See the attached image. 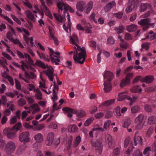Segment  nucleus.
<instances>
[{"label": "nucleus", "mask_w": 156, "mask_h": 156, "mask_svg": "<svg viewBox=\"0 0 156 156\" xmlns=\"http://www.w3.org/2000/svg\"><path fill=\"white\" fill-rule=\"evenodd\" d=\"M57 5L59 9L58 11V14L54 13L53 15L56 20L59 22L62 23L65 19L64 16L63 17L61 16V12H60V11L62 12L63 10L64 14L67 13V11L68 10L71 13H73L74 12V10L72 8L68 6V5L64 3L62 0H58Z\"/></svg>", "instance_id": "nucleus-1"}, {"label": "nucleus", "mask_w": 156, "mask_h": 156, "mask_svg": "<svg viewBox=\"0 0 156 156\" xmlns=\"http://www.w3.org/2000/svg\"><path fill=\"white\" fill-rule=\"evenodd\" d=\"M74 49L73 59L75 63L83 64L85 62L86 58V51L85 47L81 48L77 45V47H73Z\"/></svg>", "instance_id": "nucleus-2"}, {"label": "nucleus", "mask_w": 156, "mask_h": 156, "mask_svg": "<svg viewBox=\"0 0 156 156\" xmlns=\"http://www.w3.org/2000/svg\"><path fill=\"white\" fill-rule=\"evenodd\" d=\"M91 143L92 146L95 148V149L97 151L99 154H101L103 148V145L101 140L98 139L95 141H94L92 140H91Z\"/></svg>", "instance_id": "nucleus-3"}, {"label": "nucleus", "mask_w": 156, "mask_h": 156, "mask_svg": "<svg viewBox=\"0 0 156 156\" xmlns=\"http://www.w3.org/2000/svg\"><path fill=\"white\" fill-rule=\"evenodd\" d=\"M16 148L15 143L13 141H9L7 143L5 146V151L7 154H11L13 153Z\"/></svg>", "instance_id": "nucleus-4"}, {"label": "nucleus", "mask_w": 156, "mask_h": 156, "mask_svg": "<svg viewBox=\"0 0 156 156\" xmlns=\"http://www.w3.org/2000/svg\"><path fill=\"white\" fill-rule=\"evenodd\" d=\"M3 134L10 139H13L16 137V133L12 131V129L9 128L3 130Z\"/></svg>", "instance_id": "nucleus-5"}, {"label": "nucleus", "mask_w": 156, "mask_h": 156, "mask_svg": "<svg viewBox=\"0 0 156 156\" xmlns=\"http://www.w3.org/2000/svg\"><path fill=\"white\" fill-rule=\"evenodd\" d=\"M30 134L27 132H24L21 133L19 136L20 141L24 143L29 142L30 140Z\"/></svg>", "instance_id": "nucleus-6"}, {"label": "nucleus", "mask_w": 156, "mask_h": 156, "mask_svg": "<svg viewBox=\"0 0 156 156\" xmlns=\"http://www.w3.org/2000/svg\"><path fill=\"white\" fill-rule=\"evenodd\" d=\"M151 21L150 18H146L142 19L138 22V23L142 26H144L143 29L146 30L148 28L149 22Z\"/></svg>", "instance_id": "nucleus-7"}, {"label": "nucleus", "mask_w": 156, "mask_h": 156, "mask_svg": "<svg viewBox=\"0 0 156 156\" xmlns=\"http://www.w3.org/2000/svg\"><path fill=\"white\" fill-rule=\"evenodd\" d=\"M54 69L52 67H51V68H49L47 70H44L43 71V73L47 75L51 81H53L54 79Z\"/></svg>", "instance_id": "nucleus-8"}, {"label": "nucleus", "mask_w": 156, "mask_h": 156, "mask_svg": "<svg viewBox=\"0 0 156 156\" xmlns=\"http://www.w3.org/2000/svg\"><path fill=\"white\" fill-rule=\"evenodd\" d=\"M55 53L57 56H55L54 54H50V56L51 60L53 62H54L56 65H58V62H60V60L59 59L60 58V56L59 55L60 53L58 52H55Z\"/></svg>", "instance_id": "nucleus-9"}, {"label": "nucleus", "mask_w": 156, "mask_h": 156, "mask_svg": "<svg viewBox=\"0 0 156 156\" xmlns=\"http://www.w3.org/2000/svg\"><path fill=\"white\" fill-rule=\"evenodd\" d=\"M55 135L53 133L49 132L47 136V140L45 141L46 144L48 146L51 145L54 141Z\"/></svg>", "instance_id": "nucleus-10"}, {"label": "nucleus", "mask_w": 156, "mask_h": 156, "mask_svg": "<svg viewBox=\"0 0 156 156\" xmlns=\"http://www.w3.org/2000/svg\"><path fill=\"white\" fill-rule=\"evenodd\" d=\"M106 139L109 147L110 148H113L115 145L114 139L109 134H107L106 135Z\"/></svg>", "instance_id": "nucleus-11"}, {"label": "nucleus", "mask_w": 156, "mask_h": 156, "mask_svg": "<svg viewBox=\"0 0 156 156\" xmlns=\"http://www.w3.org/2000/svg\"><path fill=\"white\" fill-rule=\"evenodd\" d=\"M104 91L105 93H108L111 91L112 89V85L111 81H105L103 84Z\"/></svg>", "instance_id": "nucleus-12"}, {"label": "nucleus", "mask_w": 156, "mask_h": 156, "mask_svg": "<svg viewBox=\"0 0 156 156\" xmlns=\"http://www.w3.org/2000/svg\"><path fill=\"white\" fill-rule=\"evenodd\" d=\"M86 2L82 1H79L76 4V8L80 12H83L86 7Z\"/></svg>", "instance_id": "nucleus-13"}, {"label": "nucleus", "mask_w": 156, "mask_h": 156, "mask_svg": "<svg viewBox=\"0 0 156 156\" xmlns=\"http://www.w3.org/2000/svg\"><path fill=\"white\" fill-rule=\"evenodd\" d=\"M103 77L104 79H108L106 81H111L113 78V74L111 72L105 71L103 74Z\"/></svg>", "instance_id": "nucleus-14"}, {"label": "nucleus", "mask_w": 156, "mask_h": 156, "mask_svg": "<svg viewBox=\"0 0 156 156\" xmlns=\"http://www.w3.org/2000/svg\"><path fill=\"white\" fill-rule=\"evenodd\" d=\"M70 42L71 43L75 45V47H77L78 45L77 43L79 42V40L78 37L75 34H73L70 38Z\"/></svg>", "instance_id": "nucleus-15"}, {"label": "nucleus", "mask_w": 156, "mask_h": 156, "mask_svg": "<svg viewBox=\"0 0 156 156\" xmlns=\"http://www.w3.org/2000/svg\"><path fill=\"white\" fill-rule=\"evenodd\" d=\"M154 80V78L152 76H147L145 77L142 78L140 81L143 82H145L146 83H150L152 82Z\"/></svg>", "instance_id": "nucleus-16"}, {"label": "nucleus", "mask_w": 156, "mask_h": 156, "mask_svg": "<svg viewBox=\"0 0 156 156\" xmlns=\"http://www.w3.org/2000/svg\"><path fill=\"white\" fill-rule=\"evenodd\" d=\"M151 6V5L149 4H141L140 6V12H144L147 9L150 8Z\"/></svg>", "instance_id": "nucleus-17"}, {"label": "nucleus", "mask_w": 156, "mask_h": 156, "mask_svg": "<svg viewBox=\"0 0 156 156\" xmlns=\"http://www.w3.org/2000/svg\"><path fill=\"white\" fill-rule=\"evenodd\" d=\"M116 5L114 1L110 2L106 5L104 7V10L105 12H108L110 10L112 7Z\"/></svg>", "instance_id": "nucleus-18"}, {"label": "nucleus", "mask_w": 156, "mask_h": 156, "mask_svg": "<svg viewBox=\"0 0 156 156\" xmlns=\"http://www.w3.org/2000/svg\"><path fill=\"white\" fill-rule=\"evenodd\" d=\"M34 139L36 142L41 143L44 140V137L41 133H38L36 134L34 136Z\"/></svg>", "instance_id": "nucleus-19"}, {"label": "nucleus", "mask_w": 156, "mask_h": 156, "mask_svg": "<svg viewBox=\"0 0 156 156\" xmlns=\"http://www.w3.org/2000/svg\"><path fill=\"white\" fill-rule=\"evenodd\" d=\"M145 116L144 114H140L135 119V123L143 122L144 120Z\"/></svg>", "instance_id": "nucleus-20"}, {"label": "nucleus", "mask_w": 156, "mask_h": 156, "mask_svg": "<svg viewBox=\"0 0 156 156\" xmlns=\"http://www.w3.org/2000/svg\"><path fill=\"white\" fill-rule=\"evenodd\" d=\"M30 108L33 110L32 112V114H34L36 112H39L40 110V109L39 108L38 105L37 104L32 105L30 106Z\"/></svg>", "instance_id": "nucleus-21"}, {"label": "nucleus", "mask_w": 156, "mask_h": 156, "mask_svg": "<svg viewBox=\"0 0 156 156\" xmlns=\"http://www.w3.org/2000/svg\"><path fill=\"white\" fill-rule=\"evenodd\" d=\"M137 29V26L134 24L127 25L126 27V30L129 32H133Z\"/></svg>", "instance_id": "nucleus-22"}, {"label": "nucleus", "mask_w": 156, "mask_h": 156, "mask_svg": "<svg viewBox=\"0 0 156 156\" xmlns=\"http://www.w3.org/2000/svg\"><path fill=\"white\" fill-rule=\"evenodd\" d=\"M26 147L25 145H23L20 146L16 150V154L18 155L22 154L25 150Z\"/></svg>", "instance_id": "nucleus-23"}, {"label": "nucleus", "mask_w": 156, "mask_h": 156, "mask_svg": "<svg viewBox=\"0 0 156 156\" xmlns=\"http://www.w3.org/2000/svg\"><path fill=\"white\" fill-rule=\"evenodd\" d=\"M25 14L26 15L27 17L30 20L33 22H34L35 17L34 15L32 14L31 12L29 10L26 11Z\"/></svg>", "instance_id": "nucleus-24"}, {"label": "nucleus", "mask_w": 156, "mask_h": 156, "mask_svg": "<svg viewBox=\"0 0 156 156\" xmlns=\"http://www.w3.org/2000/svg\"><path fill=\"white\" fill-rule=\"evenodd\" d=\"M115 101V99H111L109 100L106 101L102 103L101 105H100V107L101 106H105L107 107L111 105Z\"/></svg>", "instance_id": "nucleus-25"}, {"label": "nucleus", "mask_w": 156, "mask_h": 156, "mask_svg": "<svg viewBox=\"0 0 156 156\" xmlns=\"http://www.w3.org/2000/svg\"><path fill=\"white\" fill-rule=\"evenodd\" d=\"M35 96L36 98L38 100L42 99V93L38 88H37L35 90Z\"/></svg>", "instance_id": "nucleus-26"}, {"label": "nucleus", "mask_w": 156, "mask_h": 156, "mask_svg": "<svg viewBox=\"0 0 156 156\" xmlns=\"http://www.w3.org/2000/svg\"><path fill=\"white\" fill-rule=\"evenodd\" d=\"M156 122V117L155 116L151 115L148 119L147 122L150 125L154 124Z\"/></svg>", "instance_id": "nucleus-27"}, {"label": "nucleus", "mask_w": 156, "mask_h": 156, "mask_svg": "<svg viewBox=\"0 0 156 156\" xmlns=\"http://www.w3.org/2000/svg\"><path fill=\"white\" fill-rule=\"evenodd\" d=\"M126 93V92H123L119 94L118 95V98H117V100L119 101H122L126 98H127V95L124 94Z\"/></svg>", "instance_id": "nucleus-28"}, {"label": "nucleus", "mask_w": 156, "mask_h": 156, "mask_svg": "<svg viewBox=\"0 0 156 156\" xmlns=\"http://www.w3.org/2000/svg\"><path fill=\"white\" fill-rule=\"evenodd\" d=\"M142 89L139 86H135L130 89L131 92L133 93L140 92Z\"/></svg>", "instance_id": "nucleus-29"}, {"label": "nucleus", "mask_w": 156, "mask_h": 156, "mask_svg": "<svg viewBox=\"0 0 156 156\" xmlns=\"http://www.w3.org/2000/svg\"><path fill=\"white\" fill-rule=\"evenodd\" d=\"M77 127L76 125H70L68 126V131L70 132L73 133L76 132L77 131Z\"/></svg>", "instance_id": "nucleus-30"}, {"label": "nucleus", "mask_w": 156, "mask_h": 156, "mask_svg": "<svg viewBox=\"0 0 156 156\" xmlns=\"http://www.w3.org/2000/svg\"><path fill=\"white\" fill-rule=\"evenodd\" d=\"M34 65H36L39 67L44 69L47 68L48 67L47 65H45L43 62L38 60H37Z\"/></svg>", "instance_id": "nucleus-31"}, {"label": "nucleus", "mask_w": 156, "mask_h": 156, "mask_svg": "<svg viewBox=\"0 0 156 156\" xmlns=\"http://www.w3.org/2000/svg\"><path fill=\"white\" fill-rule=\"evenodd\" d=\"M140 110V107L138 105L133 106L131 109V112L132 114L137 113Z\"/></svg>", "instance_id": "nucleus-32"}, {"label": "nucleus", "mask_w": 156, "mask_h": 156, "mask_svg": "<svg viewBox=\"0 0 156 156\" xmlns=\"http://www.w3.org/2000/svg\"><path fill=\"white\" fill-rule=\"evenodd\" d=\"M124 30V27L123 26H120L118 27L115 28V30L117 31V34H119L123 33Z\"/></svg>", "instance_id": "nucleus-33"}, {"label": "nucleus", "mask_w": 156, "mask_h": 156, "mask_svg": "<svg viewBox=\"0 0 156 156\" xmlns=\"http://www.w3.org/2000/svg\"><path fill=\"white\" fill-rule=\"evenodd\" d=\"M111 124V121L110 120H107L105 122L103 128H102L103 132L106 131L109 128Z\"/></svg>", "instance_id": "nucleus-34"}, {"label": "nucleus", "mask_w": 156, "mask_h": 156, "mask_svg": "<svg viewBox=\"0 0 156 156\" xmlns=\"http://www.w3.org/2000/svg\"><path fill=\"white\" fill-rule=\"evenodd\" d=\"M134 143L135 145H136L137 144H140L142 145V138L141 136H138L134 138Z\"/></svg>", "instance_id": "nucleus-35"}, {"label": "nucleus", "mask_w": 156, "mask_h": 156, "mask_svg": "<svg viewBox=\"0 0 156 156\" xmlns=\"http://www.w3.org/2000/svg\"><path fill=\"white\" fill-rule=\"evenodd\" d=\"M137 8L136 7H135L133 5L130 4L128 3V6L126 9V11L127 13H128L131 12L133 10L136 9Z\"/></svg>", "instance_id": "nucleus-36"}, {"label": "nucleus", "mask_w": 156, "mask_h": 156, "mask_svg": "<svg viewBox=\"0 0 156 156\" xmlns=\"http://www.w3.org/2000/svg\"><path fill=\"white\" fill-rule=\"evenodd\" d=\"M130 82V80H127L126 78L123 79L122 80L121 83L120 84V86L121 87H123L129 84Z\"/></svg>", "instance_id": "nucleus-37"}, {"label": "nucleus", "mask_w": 156, "mask_h": 156, "mask_svg": "<svg viewBox=\"0 0 156 156\" xmlns=\"http://www.w3.org/2000/svg\"><path fill=\"white\" fill-rule=\"evenodd\" d=\"M94 118L92 117L88 119L85 122L84 126H87L90 125L94 120Z\"/></svg>", "instance_id": "nucleus-38"}, {"label": "nucleus", "mask_w": 156, "mask_h": 156, "mask_svg": "<svg viewBox=\"0 0 156 156\" xmlns=\"http://www.w3.org/2000/svg\"><path fill=\"white\" fill-rule=\"evenodd\" d=\"M11 41L12 42L15 44H18L19 47H21V48H24V46L22 45L21 43L17 39H14L13 38V40H12Z\"/></svg>", "instance_id": "nucleus-39"}, {"label": "nucleus", "mask_w": 156, "mask_h": 156, "mask_svg": "<svg viewBox=\"0 0 156 156\" xmlns=\"http://www.w3.org/2000/svg\"><path fill=\"white\" fill-rule=\"evenodd\" d=\"M140 0H129V3L137 8Z\"/></svg>", "instance_id": "nucleus-40"}, {"label": "nucleus", "mask_w": 156, "mask_h": 156, "mask_svg": "<svg viewBox=\"0 0 156 156\" xmlns=\"http://www.w3.org/2000/svg\"><path fill=\"white\" fill-rule=\"evenodd\" d=\"M144 110L147 112H151L152 111V108L151 105H145L144 107Z\"/></svg>", "instance_id": "nucleus-41"}, {"label": "nucleus", "mask_w": 156, "mask_h": 156, "mask_svg": "<svg viewBox=\"0 0 156 156\" xmlns=\"http://www.w3.org/2000/svg\"><path fill=\"white\" fill-rule=\"evenodd\" d=\"M81 141V137L80 136H77L75 139L74 144L73 145V146L74 147H76L80 143Z\"/></svg>", "instance_id": "nucleus-42"}, {"label": "nucleus", "mask_w": 156, "mask_h": 156, "mask_svg": "<svg viewBox=\"0 0 156 156\" xmlns=\"http://www.w3.org/2000/svg\"><path fill=\"white\" fill-rule=\"evenodd\" d=\"M86 112L84 110H80L78 111L77 116L80 117H83L86 116Z\"/></svg>", "instance_id": "nucleus-43"}, {"label": "nucleus", "mask_w": 156, "mask_h": 156, "mask_svg": "<svg viewBox=\"0 0 156 156\" xmlns=\"http://www.w3.org/2000/svg\"><path fill=\"white\" fill-rule=\"evenodd\" d=\"M136 125L135 126L136 129L137 130L141 129L143 127L144 124L143 122H138V123H135Z\"/></svg>", "instance_id": "nucleus-44"}, {"label": "nucleus", "mask_w": 156, "mask_h": 156, "mask_svg": "<svg viewBox=\"0 0 156 156\" xmlns=\"http://www.w3.org/2000/svg\"><path fill=\"white\" fill-rule=\"evenodd\" d=\"M18 103L19 105L21 106L26 104V101L23 98H21L19 100Z\"/></svg>", "instance_id": "nucleus-45"}, {"label": "nucleus", "mask_w": 156, "mask_h": 156, "mask_svg": "<svg viewBox=\"0 0 156 156\" xmlns=\"http://www.w3.org/2000/svg\"><path fill=\"white\" fill-rule=\"evenodd\" d=\"M21 126V124L20 122H19L14 126L11 129H15L17 130H18L20 129Z\"/></svg>", "instance_id": "nucleus-46"}, {"label": "nucleus", "mask_w": 156, "mask_h": 156, "mask_svg": "<svg viewBox=\"0 0 156 156\" xmlns=\"http://www.w3.org/2000/svg\"><path fill=\"white\" fill-rule=\"evenodd\" d=\"M150 44V43L148 42L144 43L142 45V47L143 48H145L147 51L149 49V45Z\"/></svg>", "instance_id": "nucleus-47"}, {"label": "nucleus", "mask_w": 156, "mask_h": 156, "mask_svg": "<svg viewBox=\"0 0 156 156\" xmlns=\"http://www.w3.org/2000/svg\"><path fill=\"white\" fill-rule=\"evenodd\" d=\"M153 131V128L151 127H150L148 129L147 133L146 136L147 137H149L152 134Z\"/></svg>", "instance_id": "nucleus-48"}, {"label": "nucleus", "mask_w": 156, "mask_h": 156, "mask_svg": "<svg viewBox=\"0 0 156 156\" xmlns=\"http://www.w3.org/2000/svg\"><path fill=\"white\" fill-rule=\"evenodd\" d=\"M115 41L112 37H109L107 40V43L110 44H114Z\"/></svg>", "instance_id": "nucleus-49"}, {"label": "nucleus", "mask_w": 156, "mask_h": 156, "mask_svg": "<svg viewBox=\"0 0 156 156\" xmlns=\"http://www.w3.org/2000/svg\"><path fill=\"white\" fill-rule=\"evenodd\" d=\"M11 16L13 20L18 24L20 25L21 24V21L15 16L11 14Z\"/></svg>", "instance_id": "nucleus-50"}, {"label": "nucleus", "mask_w": 156, "mask_h": 156, "mask_svg": "<svg viewBox=\"0 0 156 156\" xmlns=\"http://www.w3.org/2000/svg\"><path fill=\"white\" fill-rule=\"evenodd\" d=\"M133 156H142V153L140 150H137L133 152Z\"/></svg>", "instance_id": "nucleus-51"}, {"label": "nucleus", "mask_w": 156, "mask_h": 156, "mask_svg": "<svg viewBox=\"0 0 156 156\" xmlns=\"http://www.w3.org/2000/svg\"><path fill=\"white\" fill-rule=\"evenodd\" d=\"M100 130L101 131L103 132L102 128L100 127L98 125H95L94 128L92 129V131Z\"/></svg>", "instance_id": "nucleus-52"}, {"label": "nucleus", "mask_w": 156, "mask_h": 156, "mask_svg": "<svg viewBox=\"0 0 156 156\" xmlns=\"http://www.w3.org/2000/svg\"><path fill=\"white\" fill-rule=\"evenodd\" d=\"M104 115L103 112H100L96 114L94 117L96 119H101L103 117Z\"/></svg>", "instance_id": "nucleus-53"}, {"label": "nucleus", "mask_w": 156, "mask_h": 156, "mask_svg": "<svg viewBox=\"0 0 156 156\" xmlns=\"http://www.w3.org/2000/svg\"><path fill=\"white\" fill-rule=\"evenodd\" d=\"M12 36L13 35L12 34L10 31L8 32L6 34L7 37L9 40L10 41H11L13 39V38L12 37Z\"/></svg>", "instance_id": "nucleus-54"}, {"label": "nucleus", "mask_w": 156, "mask_h": 156, "mask_svg": "<svg viewBox=\"0 0 156 156\" xmlns=\"http://www.w3.org/2000/svg\"><path fill=\"white\" fill-rule=\"evenodd\" d=\"M15 80L16 88L19 90H20L21 86L20 83L16 79H15Z\"/></svg>", "instance_id": "nucleus-55"}, {"label": "nucleus", "mask_w": 156, "mask_h": 156, "mask_svg": "<svg viewBox=\"0 0 156 156\" xmlns=\"http://www.w3.org/2000/svg\"><path fill=\"white\" fill-rule=\"evenodd\" d=\"M49 30V32L50 34V37H51L54 36V30L51 27H48Z\"/></svg>", "instance_id": "nucleus-56"}, {"label": "nucleus", "mask_w": 156, "mask_h": 156, "mask_svg": "<svg viewBox=\"0 0 156 156\" xmlns=\"http://www.w3.org/2000/svg\"><path fill=\"white\" fill-rule=\"evenodd\" d=\"M131 35L128 33H126L125 35V39L127 40H130L132 39Z\"/></svg>", "instance_id": "nucleus-57"}, {"label": "nucleus", "mask_w": 156, "mask_h": 156, "mask_svg": "<svg viewBox=\"0 0 156 156\" xmlns=\"http://www.w3.org/2000/svg\"><path fill=\"white\" fill-rule=\"evenodd\" d=\"M151 151V148L150 147H147L145 148L143 151V154L144 155L147 154L146 155V156H148V153L149 151Z\"/></svg>", "instance_id": "nucleus-58"}, {"label": "nucleus", "mask_w": 156, "mask_h": 156, "mask_svg": "<svg viewBox=\"0 0 156 156\" xmlns=\"http://www.w3.org/2000/svg\"><path fill=\"white\" fill-rule=\"evenodd\" d=\"M112 115L113 114L112 112L108 111L106 113L105 117L106 118H109L112 116Z\"/></svg>", "instance_id": "nucleus-59"}, {"label": "nucleus", "mask_w": 156, "mask_h": 156, "mask_svg": "<svg viewBox=\"0 0 156 156\" xmlns=\"http://www.w3.org/2000/svg\"><path fill=\"white\" fill-rule=\"evenodd\" d=\"M28 86L29 87H28L27 88L30 91L33 90L34 91H35V90H36V89L34 85L32 84H29Z\"/></svg>", "instance_id": "nucleus-60"}, {"label": "nucleus", "mask_w": 156, "mask_h": 156, "mask_svg": "<svg viewBox=\"0 0 156 156\" xmlns=\"http://www.w3.org/2000/svg\"><path fill=\"white\" fill-rule=\"evenodd\" d=\"M1 98L3 104L5 106L7 101L6 96L5 95H3L2 96Z\"/></svg>", "instance_id": "nucleus-61"}, {"label": "nucleus", "mask_w": 156, "mask_h": 156, "mask_svg": "<svg viewBox=\"0 0 156 156\" xmlns=\"http://www.w3.org/2000/svg\"><path fill=\"white\" fill-rule=\"evenodd\" d=\"M141 78H142L141 76H136L133 80V83L134 84L137 83L139 80L140 81Z\"/></svg>", "instance_id": "nucleus-62"}, {"label": "nucleus", "mask_w": 156, "mask_h": 156, "mask_svg": "<svg viewBox=\"0 0 156 156\" xmlns=\"http://www.w3.org/2000/svg\"><path fill=\"white\" fill-rule=\"evenodd\" d=\"M45 156H55V153L53 152H50L49 151H45Z\"/></svg>", "instance_id": "nucleus-63"}, {"label": "nucleus", "mask_w": 156, "mask_h": 156, "mask_svg": "<svg viewBox=\"0 0 156 156\" xmlns=\"http://www.w3.org/2000/svg\"><path fill=\"white\" fill-rule=\"evenodd\" d=\"M156 90V86H154L149 87L147 91L148 92H152Z\"/></svg>", "instance_id": "nucleus-64"}]
</instances>
